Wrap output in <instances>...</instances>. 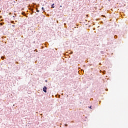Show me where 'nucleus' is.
Wrapping results in <instances>:
<instances>
[{
    "mask_svg": "<svg viewBox=\"0 0 128 128\" xmlns=\"http://www.w3.org/2000/svg\"><path fill=\"white\" fill-rule=\"evenodd\" d=\"M47 90H48V87L44 86L42 89L43 92H46Z\"/></svg>",
    "mask_w": 128,
    "mask_h": 128,
    "instance_id": "1",
    "label": "nucleus"
},
{
    "mask_svg": "<svg viewBox=\"0 0 128 128\" xmlns=\"http://www.w3.org/2000/svg\"><path fill=\"white\" fill-rule=\"evenodd\" d=\"M54 4L53 3L51 6V8H54Z\"/></svg>",
    "mask_w": 128,
    "mask_h": 128,
    "instance_id": "2",
    "label": "nucleus"
},
{
    "mask_svg": "<svg viewBox=\"0 0 128 128\" xmlns=\"http://www.w3.org/2000/svg\"><path fill=\"white\" fill-rule=\"evenodd\" d=\"M42 10H43L42 13L44 14V12H45V10H44V7H42Z\"/></svg>",
    "mask_w": 128,
    "mask_h": 128,
    "instance_id": "3",
    "label": "nucleus"
},
{
    "mask_svg": "<svg viewBox=\"0 0 128 128\" xmlns=\"http://www.w3.org/2000/svg\"><path fill=\"white\" fill-rule=\"evenodd\" d=\"M37 12H40V10H38V8H36Z\"/></svg>",
    "mask_w": 128,
    "mask_h": 128,
    "instance_id": "4",
    "label": "nucleus"
},
{
    "mask_svg": "<svg viewBox=\"0 0 128 128\" xmlns=\"http://www.w3.org/2000/svg\"><path fill=\"white\" fill-rule=\"evenodd\" d=\"M34 12L33 10L32 12H30V14H34Z\"/></svg>",
    "mask_w": 128,
    "mask_h": 128,
    "instance_id": "5",
    "label": "nucleus"
},
{
    "mask_svg": "<svg viewBox=\"0 0 128 128\" xmlns=\"http://www.w3.org/2000/svg\"><path fill=\"white\" fill-rule=\"evenodd\" d=\"M12 26L13 28H14L15 26H14V25H12Z\"/></svg>",
    "mask_w": 128,
    "mask_h": 128,
    "instance_id": "6",
    "label": "nucleus"
},
{
    "mask_svg": "<svg viewBox=\"0 0 128 128\" xmlns=\"http://www.w3.org/2000/svg\"><path fill=\"white\" fill-rule=\"evenodd\" d=\"M65 126H68V124H65Z\"/></svg>",
    "mask_w": 128,
    "mask_h": 128,
    "instance_id": "7",
    "label": "nucleus"
},
{
    "mask_svg": "<svg viewBox=\"0 0 128 128\" xmlns=\"http://www.w3.org/2000/svg\"><path fill=\"white\" fill-rule=\"evenodd\" d=\"M45 82H48L47 80H46Z\"/></svg>",
    "mask_w": 128,
    "mask_h": 128,
    "instance_id": "8",
    "label": "nucleus"
},
{
    "mask_svg": "<svg viewBox=\"0 0 128 128\" xmlns=\"http://www.w3.org/2000/svg\"><path fill=\"white\" fill-rule=\"evenodd\" d=\"M58 98H60V95H58Z\"/></svg>",
    "mask_w": 128,
    "mask_h": 128,
    "instance_id": "9",
    "label": "nucleus"
},
{
    "mask_svg": "<svg viewBox=\"0 0 128 128\" xmlns=\"http://www.w3.org/2000/svg\"><path fill=\"white\" fill-rule=\"evenodd\" d=\"M92 106H90V108H92Z\"/></svg>",
    "mask_w": 128,
    "mask_h": 128,
    "instance_id": "10",
    "label": "nucleus"
},
{
    "mask_svg": "<svg viewBox=\"0 0 128 128\" xmlns=\"http://www.w3.org/2000/svg\"><path fill=\"white\" fill-rule=\"evenodd\" d=\"M62 5H61V6H60V8H62Z\"/></svg>",
    "mask_w": 128,
    "mask_h": 128,
    "instance_id": "11",
    "label": "nucleus"
},
{
    "mask_svg": "<svg viewBox=\"0 0 128 128\" xmlns=\"http://www.w3.org/2000/svg\"><path fill=\"white\" fill-rule=\"evenodd\" d=\"M78 74H80V71L78 72Z\"/></svg>",
    "mask_w": 128,
    "mask_h": 128,
    "instance_id": "12",
    "label": "nucleus"
},
{
    "mask_svg": "<svg viewBox=\"0 0 128 128\" xmlns=\"http://www.w3.org/2000/svg\"><path fill=\"white\" fill-rule=\"evenodd\" d=\"M36 14V16H38V13H37V14Z\"/></svg>",
    "mask_w": 128,
    "mask_h": 128,
    "instance_id": "13",
    "label": "nucleus"
}]
</instances>
